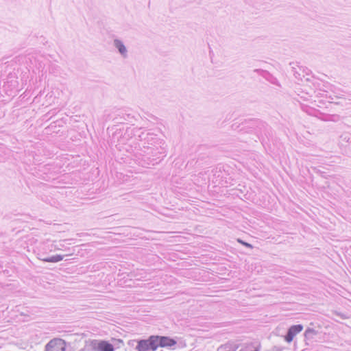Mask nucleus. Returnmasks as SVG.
Masks as SVG:
<instances>
[{
  "label": "nucleus",
  "mask_w": 351,
  "mask_h": 351,
  "mask_svg": "<svg viewBox=\"0 0 351 351\" xmlns=\"http://www.w3.org/2000/svg\"><path fill=\"white\" fill-rule=\"evenodd\" d=\"M114 44H115V46L118 48L119 52L121 53V54H125L126 53V48L124 46V45L123 44V43L120 40H116L114 41Z\"/></svg>",
  "instance_id": "nucleus-6"
},
{
  "label": "nucleus",
  "mask_w": 351,
  "mask_h": 351,
  "mask_svg": "<svg viewBox=\"0 0 351 351\" xmlns=\"http://www.w3.org/2000/svg\"><path fill=\"white\" fill-rule=\"evenodd\" d=\"M158 348V336H151L147 340L138 341L136 349L138 351H154Z\"/></svg>",
  "instance_id": "nucleus-1"
},
{
  "label": "nucleus",
  "mask_w": 351,
  "mask_h": 351,
  "mask_svg": "<svg viewBox=\"0 0 351 351\" xmlns=\"http://www.w3.org/2000/svg\"><path fill=\"white\" fill-rule=\"evenodd\" d=\"M254 351H258L257 349H256Z\"/></svg>",
  "instance_id": "nucleus-9"
},
{
  "label": "nucleus",
  "mask_w": 351,
  "mask_h": 351,
  "mask_svg": "<svg viewBox=\"0 0 351 351\" xmlns=\"http://www.w3.org/2000/svg\"><path fill=\"white\" fill-rule=\"evenodd\" d=\"M303 330V326L300 324L294 325L289 328L287 335L285 336V339L287 342H291L296 335L300 333Z\"/></svg>",
  "instance_id": "nucleus-3"
},
{
  "label": "nucleus",
  "mask_w": 351,
  "mask_h": 351,
  "mask_svg": "<svg viewBox=\"0 0 351 351\" xmlns=\"http://www.w3.org/2000/svg\"><path fill=\"white\" fill-rule=\"evenodd\" d=\"M99 348L101 351H114V347L112 344L102 341L99 344Z\"/></svg>",
  "instance_id": "nucleus-5"
},
{
  "label": "nucleus",
  "mask_w": 351,
  "mask_h": 351,
  "mask_svg": "<svg viewBox=\"0 0 351 351\" xmlns=\"http://www.w3.org/2000/svg\"><path fill=\"white\" fill-rule=\"evenodd\" d=\"M237 348L230 344L221 346L217 351H235Z\"/></svg>",
  "instance_id": "nucleus-8"
},
{
  "label": "nucleus",
  "mask_w": 351,
  "mask_h": 351,
  "mask_svg": "<svg viewBox=\"0 0 351 351\" xmlns=\"http://www.w3.org/2000/svg\"><path fill=\"white\" fill-rule=\"evenodd\" d=\"M62 259H63V256H61V255H56V256H51V257H49V258H45V259H43V261H45V262H49V263H56V262L60 261Z\"/></svg>",
  "instance_id": "nucleus-7"
},
{
  "label": "nucleus",
  "mask_w": 351,
  "mask_h": 351,
  "mask_svg": "<svg viewBox=\"0 0 351 351\" xmlns=\"http://www.w3.org/2000/svg\"><path fill=\"white\" fill-rule=\"evenodd\" d=\"M66 343L61 339H53L46 346L45 351H64Z\"/></svg>",
  "instance_id": "nucleus-2"
},
{
  "label": "nucleus",
  "mask_w": 351,
  "mask_h": 351,
  "mask_svg": "<svg viewBox=\"0 0 351 351\" xmlns=\"http://www.w3.org/2000/svg\"><path fill=\"white\" fill-rule=\"evenodd\" d=\"M176 341L167 337H158V347H171L174 346Z\"/></svg>",
  "instance_id": "nucleus-4"
}]
</instances>
